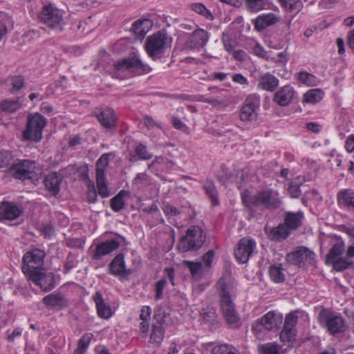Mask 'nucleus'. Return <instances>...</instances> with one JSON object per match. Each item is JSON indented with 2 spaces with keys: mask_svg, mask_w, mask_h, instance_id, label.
Masks as SVG:
<instances>
[{
  "mask_svg": "<svg viewBox=\"0 0 354 354\" xmlns=\"http://www.w3.org/2000/svg\"><path fill=\"white\" fill-rule=\"evenodd\" d=\"M217 290L221 310L225 321L232 327L239 326L241 319L234 302L236 297L234 285L227 279L222 277L217 283Z\"/></svg>",
  "mask_w": 354,
  "mask_h": 354,
  "instance_id": "nucleus-1",
  "label": "nucleus"
},
{
  "mask_svg": "<svg viewBox=\"0 0 354 354\" xmlns=\"http://www.w3.org/2000/svg\"><path fill=\"white\" fill-rule=\"evenodd\" d=\"M172 37L165 30H159L146 39L145 50L153 60L162 58L171 49Z\"/></svg>",
  "mask_w": 354,
  "mask_h": 354,
  "instance_id": "nucleus-2",
  "label": "nucleus"
},
{
  "mask_svg": "<svg viewBox=\"0 0 354 354\" xmlns=\"http://www.w3.org/2000/svg\"><path fill=\"white\" fill-rule=\"evenodd\" d=\"M114 68L118 73H124L125 75H141L151 71V67L144 63L137 55L115 62Z\"/></svg>",
  "mask_w": 354,
  "mask_h": 354,
  "instance_id": "nucleus-3",
  "label": "nucleus"
},
{
  "mask_svg": "<svg viewBox=\"0 0 354 354\" xmlns=\"http://www.w3.org/2000/svg\"><path fill=\"white\" fill-rule=\"evenodd\" d=\"M46 253L39 249H34L24 254L21 269L24 274L29 279L30 275L44 270V258Z\"/></svg>",
  "mask_w": 354,
  "mask_h": 354,
  "instance_id": "nucleus-4",
  "label": "nucleus"
},
{
  "mask_svg": "<svg viewBox=\"0 0 354 354\" xmlns=\"http://www.w3.org/2000/svg\"><path fill=\"white\" fill-rule=\"evenodd\" d=\"M205 240V234L201 228L193 226L187 230L186 234L179 242L178 248L183 252L197 250L203 245Z\"/></svg>",
  "mask_w": 354,
  "mask_h": 354,
  "instance_id": "nucleus-5",
  "label": "nucleus"
},
{
  "mask_svg": "<svg viewBox=\"0 0 354 354\" xmlns=\"http://www.w3.org/2000/svg\"><path fill=\"white\" fill-rule=\"evenodd\" d=\"M46 124V118L39 113L30 115L26 129L23 132L24 140L39 142L42 138V131Z\"/></svg>",
  "mask_w": 354,
  "mask_h": 354,
  "instance_id": "nucleus-6",
  "label": "nucleus"
},
{
  "mask_svg": "<svg viewBox=\"0 0 354 354\" xmlns=\"http://www.w3.org/2000/svg\"><path fill=\"white\" fill-rule=\"evenodd\" d=\"M344 251V243L337 240L329 250L326 256V263L333 265V268L338 272L348 268L352 265V261L342 257Z\"/></svg>",
  "mask_w": 354,
  "mask_h": 354,
  "instance_id": "nucleus-7",
  "label": "nucleus"
},
{
  "mask_svg": "<svg viewBox=\"0 0 354 354\" xmlns=\"http://www.w3.org/2000/svg\"><path fill=\"white\" fill-rule=\"evenodd\" d=\"M64 10L49 3L43 7L39 15L40 21L51 29H62Z\"/></svg>",
  "mask_w": 354,
  "mask_h": 354,
  "instance_id": "nucleus-8",
  "label": "nucleus"
},
{
  "mask_svg": "<svg viewBox=\"0 0 354 354\" xmlns=\"http://www.w3.org/2000/svg\"><path fill=\"white\" fill-rule=\"evenodd\" d=\"M319 320L332 334L344 332L346 329L343 317L337 313L323 310L319 315Z\"/></svg>",
  "mask_w": 354,
  "mask_h": 354,
  "instance_id": "nucleus-9",
  "label": "nucleus"
},
{
  "mask_svg": "<svg viewBox=\"0 0 354 354\" xmlns=\"http://www.w3.org/2000/svg\"><path fill=\"white\" fill-rule=\"evenodd\" d=\"M251 203L263 209L277 208L281 201L277 191L266 189L258 192L252 198Z\"/></svg>",
  "mask_w": 354,
  "mask_h": 354,
  "instance_id": "nucleus-10",
  "label": "nucleus"
},
{
  "mask_svg": "<svg viewBox=\"0 0 354 354\" xmlns=\"http://www.w3.org/2000/svg\"><path fill=\"white\" fill-rule=\"evenodd\" d=\"M35 162L30 160H24L10 167L9 172L15 178L26 180L35 178L37 176L35 171Z\"/></svg>",
  "mask_w": 354,
  "mask_h": 354,
  "instance_id": "nucleus-11",
  "label": "nucleus"
},
{
  "mask_svg": "<svg viewBox=\"0 0 354 354\" xmlns=\"http://www.w3.org/2000/svg\"><path fill=\"white\" fill-rule=\"evenodd\" d=\"M283 321V316L280 313L270 311L260 319H257L252 325V330L258 334L263 328L268 330L277 329Z\"/></svg>",
  "mask_w": 354,
  "mask_h": 354,
  "instance_id": "nucleus-12",
  "label": "nucleus"
},
{
  "mask_svg": "<svg viewBox=\"0 0 354 354\" xmlns=\"http://www.w3.org/2000/svg\"><path fill=\"white\" fill-rule=\"evenodd\" d=\"M315 253L308 248L301 246L297 248L294 251L287 254L288 261L297 265L299 267H304L307 265H311L315 260Z\"/></svg>",
  "mask_w": 354,
  "mask_h": 354,
  "instance_id": "nucleus-13",
  "label": "nucleus"
},
{
  "mask_svg": "<svg viewBox=\"0 0 354 354\" xmlns=\"http://www.w3.org/2000/svg\"><path fill=\"white\" fill-rule=\"evenodd\" d=\"M298 317L296 312L288 314L285 317L284 326L280 333V339L285 344H292L295 340L297 330L295 328Z\"/></svg>",
  "mask_w": 354,
  "mask_h": 354,
  "instance_id": "nucleus-14",
  "label": "nucleus"
},
{
  "mask_svg": "<svg viewBox=\"0 0 354 354\" xmlns=\"http://www.w3.org/2000/svg\"><path fill=\"white\" fill-rule=\"evenodd\" d=\"M260 105L259 97L256 95H249L240 111V119L243 122H252L257 119V109Z\"/></svg>",
  "mask_w": 354,
  "mask_h": 354,
  "instance_id": "nucleus-15",
  "label": "nucleus"
},
{
  "mask_svg": "<svg viewBox=\"0 0 354 354\" xmlns=\"http://www.w3.org/2000/svg\"><path fill=\"white\" fill-rule=\"evenodd\" d=\"M256 245V241L250 237L241 239L234 250L237 261L241 263H246L255 250Z\"/></svg>",
  "mask_w": 354,
  "mask_h": 354,
  "instance_id": "nucleus-16",
  "label": "nucleus"
},
{
  "mask_svg": "<svg viewBox=\"0 0 354 354\" xmlns=\"http://www.w3.org/2000/svg\"><path fill=\"white\" fill-rule=\"evenodd\" d=\"M209 37V35L207 31L203 29H197L187 39L185 47L188 49L199 50L207 44Z\"/></svg>",
  "mask_w": 354,
  "mask_h": 354,
  "instance_id": "nucleus-17",
  "label": "nucleus"
},
{
  "mask_svg": "<svg viewBox=\"0 0 354 354\" xmlns=\"http://www.w3.org/2000/svg\"><path fill=\"white\" fill-rule=\"evenodd\" d=\"M43 271L41 270L36 274H31L29 279L39 286L44 290L48 291L55 287L54 275L50 272L44 273Z\"/></svg>",
  "mask_w": 354,
  "mask_h": 354,
  "instance_id": "nucleus-18",
  "label": "nucleus"
},
{
  "mask_svg": "<svg viewBox=\"0 0 354 354\" xmlns=\"http://www.w3.org/2000/svg\"><path fill=\"white\" fill-rule=\"evenodd\" d=\"M120 245V241L118 239H110L97 244L93 251V259L96 260L101 259L103 256L115 250Z\"/></svg>",
  "mask_w": 354,
  "mask_h": 354,
  "instance_id": "nucleus-19",
  "label": "nucleus"
},
{
  "mask_svg": "<svg viewBox=\"0 0 354 354\" xmlns=\"http://www.w3.org/2000/svg\"><path fill=\"white\" fill-rule=\"evenodd\" d=\"M337 200L340 207L354 212V189H342L337 194Z\"/></svg>",
  "mask_w": 354,
  "mask_h": 354,
  "instance_id": "nucleus-20",
  "label": "nucleus"
},
{
  "mask_svg": "<svg viewBox=\"0 0 354 354\" xmlns=\"http://www.w3.org/2000/svg\"><path fill=\"white\" fill-rule=\"evenodd\" d=\"M22 210L16 205L3 202L0 205V220H15L21 214Z\"/></svg>",
  "mask_w": 354,
  "mask_h": 354,
  "instance_id": "nucleus-21",
  "label": "nucleus"
},
{
  "mask_svg": "<svg viewBox=\"0 0 354 354\" xmlns=\"http://www.w3.org/2000/svg\"><path fill=\"white\" fill-rule=\"evenodd\" d=\"M111 274L115 276L125 277L130 274L131 271L125 266L124 257L122 254H118L109 265Z\"/></svg>",
  "mask_w": 354,
  "mask_h": 354,
  "instance_id": "nucleus-22",
  "label": "nucleus"
},
{
  "mask_svg": "<svg viewBox=\"0 0 354 354\" xmlns=\"http://www.w3.org/2000/svg\"><path fill=\"white\" fill-rule=\"evenodd\" d=\"M295 95V90L290 85L281 88L274 95V101L280 106L289 104Z\"/></svg>",
  "mask_w": 354,
  "mask_h": 354,
  "instance_id": "nucleus-23",
  "label": "nucleus"
},
{
  "mask_svg": "<svg viewBox=\"0 0 354 354\" xmlns=\"http://www.w3.org/2000/svg\"><path fill=\"white\" fill-rule=\"evenodd\" d=\"M93 299L95 303L98 316L103 319L110 318L113 315L112 310L111 307L105 303L100 292H96L93 296Z\"/></svg>",
  "mask_w": 354,
  "mask_h": 354,
  "instance_id": "nucleus-24",
  "label": "nucleus"
},
{
  "mask_svg": "<svg viewBox=\"0 0 354 354\" xmlns=\"http://www.w3.org/2000/svg\"><path fill=\"white\" fill-rule=\"evenodd\" d=\"M279 20V17L274 13L262 14L254 19V25L255 28L260 31L275 24Z\"/></svg>",
  "mask_w": 354,
  "mask_h": 354,
  "instance_id": "nucleus-25",
  "label": "nucleus"
},
{
  "mask_svg": "<svg viewBox=\"0 0 354 354\" xmlns=\"http://www.w3.org/2000/svg\"><path fill=\"white\" fill-rule=\"evenodd\" d=\"M97 118L104 128L112 129L115 127L116 116L112 109L106 108L103 109L97 115Z\"/></svg>",
  "mask_w": 354,
  "mask_h": 354,
  "instance_id": "nucleus-26",
  "label": "nucleus"
},
{
  "mask_svg": "<svg viewBox=\"0 0 354 354\" xmlns=\"http://www.w3.org/2000/svg\"><path fill=\"white\" fill-rule=\"evenodd\" d=\"M279 85V80L270 73L262 74L258 80V88L267 91H273Z\"/></svg>",
  "mask_w": 354,
  "mask_h": 354,
  "instance_id": "nucleus-27",
  "label": "nucleus"
},
{
  "mask_svg": "<svg viewBox=\"0 0 354 354\" xmlns=\"http://www.w3.org/2000/svg\"><path fill=\"white\" fill-rule=\"evenodd\" d=\"M153 22L149 19H142L136 21L131 27V30L139 39H142L151 30Z\"/></svg>",
  "mask_w": 354,
  "mask_h": 354,
  "instance_id": "nucleus-28",
  "label": "nucleus"
},
{
  "mask_svg": "<svg viewBox=\"0 0 354 354\" xmlns=\"http://www.w3.org/2000/svg\"><path fill=\"white\" fill-rule=\"evenodd\" d=\"M265 231L270 239L275 241L285 239L290 234L289 230L284 224H280L276 227L266 226Z\"/></svg>",
  "mask_w": 354,
  "mask_h": 354,
  "instance_id": "nucleus-29",
  "label": "nucleus"
},
{
  "mask_svg": "<svg viewBox=\"0 0 354 354\" xmlns=\"http://www.w3.org/2000/svg\"><path fill=\"white\" fill-rule=\"evenodd\" d=\"M46 189L53 195H56L59 191L60 179L55 173H50L46 176L44 180Z\"/></svg>",
  "mask_w": 354,
  "mask_h": 354,
  "instance_id": "nucleus-30",
  "label": "nucleus"
},
{
  "mask_svg": "<svg viewBox=\"0 0 354 354\" xmlns=\"http://www.w3.org/2000/svg\"><path fill=\"white\" fill-rule=\"evenodd\" d=\"M303 218L304 214L301 212H288L286 214L284 225L289 230L296 229L301 225Z\"/></svg>",
  "mask_w": 354,
  "mask_h": 354,
  "instance_id": "nucleus-31",
  "label": "nucleus"
},
{
  "mask_svg": "<svg viewBox=\"0 0 354 354\" xmlns=\"http://www.w3.org/2000/svg\"><path fill=\"white\" fill-rule=\"evenodd\" d=\"M43 302L53 308L62 307L64 305V295L60 293L50 294L44 297Z\"/></svg>",
  "mask_w": 354,
  "mask_h": 354,
  "instance_id": "nucleus-32",
  "label": "nucleus"
},
{
  "mask_svg": "<svg viewBox=\"0 0 354 354\" xmlns=\"http://www.w3.org/2000/svg\"><path fill=\"white\" fill-rule=\"evenodd\" d=\"M324 93L319 88L308 90L304 95L303 102L308 104H316L324 97Z\"/></svg>",
  "mask_w": 354,
  "mask_h": 354,
  "instance_id": "nucleus-33",
  "label": "nucleus"
},
{
  "mask_svg": "<svg viewBox=\"0 0 354 354\" xmlns=\"http://www.w3.org/2000/svg\"><path fill=\"white\" fill-rule=\"evenodd\" d=\"M143 124L147 129L151 131V134L153 135L154 138L160 136L162 131L161 124L149 115L144 117Z\"/></svg>",
  "mask_w": 354,
  "mask_h": 354,
  "instance_id": "nucleus-34",
  "label": "nucleus"
},
{
  "mask_svg": "<svg viewBox=\"0 0 354 354\" xmlns=\"http://www.w3.org/2000/svg\"><path fill=\"white\" fill-rule=\"evenodd\" d=\"M129 195V192L125 190H121L115 197L111 200V207L113 211L118 212L124 208L125 196Z\"/></svg>",
  "mask_w": 354,
  "mask_h": 354,
  "instance_id": "nucleus-35",
  "label": "nucleus"
},
{
  "mask_svg": "<svg viewBox=\"0 0 354 354\" xmlns=\"http://www.w3.org/2000/svg\"><path fill=\"white\" fill-rule=\"evenodd\" d=\"M184 264L189 269L191 274L194 279H200L203 276L204 269L201 262H192L186 261Z\"/></svg>",
  "mask_w": 354,
  "mask_h": 354,
  "instance_id": "nucleus-36",
  "label": "nucleus"
},
{
  "mask_svg": "<svg viewBox=\"0 0 354 354\" xmlns=\"http://www.w3.org/2000/svg\"><path fill=\"white\" fill-rule=\"evenodd\" d=\"M151 314V309L149 306H145L142 308L140 318L142 320V322L140 323V330L143 333H147L149 330Z\"/></svg>",
  "mask_w": 354,
  "mask_h": 354,
  "instance_id": "nucleus-37",
  "label": "nucleus"
},
{
  "mask_svg": "<svg viewBox=\"0 0 354 354\" xmlns=\"http://www.w3.org/2000/svg\"><path fill=\"white\" fill-rule=\"evenodd\" d=\"M269 274L271 279L275 283H281L285 280L284 270L281 264L270 266Z\"/></svg>",
  "mask_w": 354,
  "mask_h": 354,
  "instance_id": "nucleus-38",
  "label": "nucleus"
},
{
  "mask_svg": "<svg viewBox=\"0 0 354 354\" xmlns=\"http://www.w3.org/2000/svg\"><path fill=\"white\" fill-rule=\"evenodd\" d=\"M203 189L206 193V194L209 196V199L212 201V203L213 205H216L218 204V193L216 189L215 185L212 180H207L204 185Z\"/></svg>",
  "mask_w": 354,
  "mask_h": 354,
  "instance_id": "nucleus-39",
  "label": "nucleus"
},
{
  "mask_svg": "<svg viewBox=\"0 0 354 354\" xmlns=\"http://www.w3.org/2000/svg\"><path fill=\"white\" fill-rule=\"evenodd\" d=\"M165 330L162 323L158 322L157 324H153V328L150 336L151 342H153L158 344H160L163 340Z\"/></svg>",
  "mask_w": 354,
  "mask_h": 354,
  "instance_id": "nucleus-40",
  "label": "nucleus"
},
{
  "mask_svg": "<svg viewBox=\"0 0 354 354\" xmlns=\"http://www.w3.org/2000/svg\"><path fill=\"white\" fill-rule=\"evenodd\" d=\"M93 337V335L91 333H87L82 335L78 341L77 348L74 351V354H84Z\"/></svg>",
  "mask_w": 354,
  "mask_h": 354,
  "instance_id": "nucleus-41",
  "label": "nucleus"
},
{
  "mask_svg": "<svg viewBox=\"0 0 354 354\" xmlns=\"http://www.w3.org/2000/svg\"><path fill=\"white\" fill-rule=\"evenodd\" d=\"M298 80L301 83L309 86H317L319 82L315 75L305 71L300 72L298 74Z\"/></svg>",
  "mask_w": 354,
  "mask_h": 354,
  "instance_id": "nucleus-42",
  "label": "nucleus"
},
{
  "mask_svg": "<svg viewBox=\"0 0 354 354\" xmlns=\"http://www.w3.org/2000/svg\"><path fill=\"white\" fill-rule=\"evenodd\" d=\"M212 354H238V350L228 344H220L213 346Z\"/></svg>",
  "mask_w": 354,
  "mask_h": 354,
  "instance_id": "nucleus-43",
  "label": "nucleus"
},
{
  "mask_svg": "<svg viewBox=\"0 0 354 354\" xmlns=\"http://www.w3.org/2000/svg\"><path fill=\"white\" fill-rule=\"evenodd\" d=\"M110 154L104 153L100 156L96 162V176H105V169L109 162Z\"/></svg>",
  "mask_w": 354,
  "mask_h": 354,
  "instance_id": "nucleus-44",
  "label": "nucleus"
},
{
  "mask_svg": "<svg viewBox=\"0 0 354 354\" xmlns=\"http://www.w3.org/2000/svg\"><path fill=\"white\" fill-rule=\"evenodd\" d=\"M151 178L146 173H139L133 179V184L138 189H142L151 185Z\"/></svg>",
  "mask_w": 354,
  "mask_h": 354,
  "instance_id": "nucleus-45",
  "label": "nucleus"
},
{
  "mask_svg": "<svg viewBox=\"0 0 354 354\" xmlns=\"http://www.w3.org/2000/svg\"><path fill=\"white\" fill-rule=\"evenodd\" d=\"M96 183L98 194L102 198H107L109 196V191L105 176H96Z\"/></svg>",
  "mask_w": 354,
  "mask_h": 354,
  "instance_id": "nucleus-46",
  "label": "nucleus"
},
{
  "mask_svg": "<svg viewBox=\"0 0 354 354\" xmlns=\"http://www.w3.org/2000/svg\"><path fill=\"white\" fill-rule=\"evenodd\" d=\"M21 105L18 100H6L0 103V109L5 112L12 113L17 111Z\"/></svg>",
  "mask_w": 354,
  "mask_h": 354,
  "instance_id": "nucleus-47",
  "label": "nucleus"
},
{
  "mask_svg": "<svg viewBox=\"0 0 354 354\" xmlns=\"http://www.w3.org/2000/svg\"><path fill=\"white\" fill-rule=\"evenodd\" d=\"M259 354H279V346L275 342H270L259 346Z\"/></svg>",
  "mask_w": 354,
  "mask_h": 354,
  "instance_id": "nucleus-48",
  "label": "nucleus"
},
{
  "mask_svg": "<svg viewBox=\"0 0 354 354\" xmlns=\"http://www.w3.org/2000/svg\"><path fill=\"white\" fill-rule=\"evenodd\" d=\"M246 5L251 12H257L265 9L266 3V0H246Z\"/></svg>",
  "mask_w": 354,
  "mask_h": 354,
  "instance_id": "nucleus-49",
  "label": "nucleus"
},
{
  "mask_svg": "<svg viewBox=\"0 0 354 354\" xmlns=\"http://www.w3.org/2000/svg\"><path fill=\"white\" fill-rule=\"evenodd\" d=\"M301 183V181L299 180V178L297 181H292L290 183L287 192L290 197L292 198H298L301 195V190L299 189V185Z\"/></svg>",
  "mask_w": 354,
  "mask_h": 354,
  "instance_id": "nucleus-50",
  "label": "nucleus"
},
{
  "mask_svg": "<svg viewBox=\"0 0 354 354\" xmlns=\"http://www.w3.org/2000/svg\"><path fill=\"white\" fill-rule=\"evenodd\" d=\"M252 53L256 56L259 58L264 59H272L273 57H271L270 52L266 51L264 48L259 44H256L252 48Z\"/></svg>",
  "mask_w": 354,
  "mask_h": 354,
  "instance_id": "nucleus-51",
  "label": "nucleus"
},
{
  "mask_svg": "<svg viewBox=\"0 0 354 354\" xmlns=\"http://www.w3.org/2000/svg\"><path fill=\"white\" fill-rule=\"evenodd\" d=\"M282 6L290 11H298L301 8V1L299 0H279Z\"/></svg>",
  "mask_w": 354,
  "mask_h": 354,
  "instance_id": "nucleus-52",
  "label": "nucleus"
},
{
  "mask_svg": "<svg viewBox=\"0 0 354 354\" xmlns=\"http://www.w3.org/2000/svg\"><path fill=\"white\" fill-rule=\"evenodd\" d=\"M136 155L140 160H149L151 158V155L147 151V147L140 144L136 148Z\"/></svg>",
  "mask_w": 354,
  "mask_h": 354,
  "instance_id": "nucleus-53",
  "label": "nucleus"
},
{
  "mask_svg": "<svg viewBox=\"0 0 354 354\" xmlns=\"http://www.w3.org/2000/svg\"><path fill=\"white\" fill-rule=\"evenodd\" d=\"M12 93L19 91L24 85V78L21 75L14 76L11 78Z\"/></svg>",
  "mask_w": 354,
  "mask_h": 354,
  "instance_id": "nucleus-54",
  "label": "nucleus"
},
{
  "mask_svg": "<svg viewBox=\"0 0 354 354\" xmlns=\"http://www.w3.org/2000/svg\"><path fill=\"white\" fill-rule=\"evenodd\" d=\"M87 200L89 203H94L97 201V192L94 183L89 181L87 185Z\"/></svg>",
  "mask_w": 354,
  "mask_h": 354,
  "instance_id": "nucleus-55",
  "label": "nucleus"
},
{
  "mask_svg": "<svg viewBox=\"0 0 354 354\" xmlns=\"http://www.w3.org/2000/svg\"><path fill=\"white\" fill-rule=\"evenodd\" d=\"M12 154L10 151L0 153V168L7 167L11 163Z\"/></svg>",
  "mask_w": 354,
  "mask_h": 354,
  "instance_id": "nucleus-56",
  "label": "nucleus"
},
{
  "mask_svg": "<svg viewBox=\"0 0 354 354\" xmlns=\"http://www.w3.org/2000/svg\"><path fill=\"white\" fill-rule=\"evenodd\" d=\"M162 210L165 214L170 216H177L180 214V212L176 207L169 203H163Z\"/></svg>",
  "mask_w": 354,
  "mask_h": 354,
  "instance_id": "nucleus-57",
  "label": "nucleus"
},
{
  "mask_svg": "<svg viewBox=\"0 0 354 354\" xmlns=\"http://www.w3.org/2000/svg\"><path fill=\"white\" fill-rule=\"evenodd\" d=\"M167 281L165 279H162L156 282V299H160L162 298L163 290L166 286Z\"/></svg>",
  "mask_w": 354,
  "mask_h": 354,
  "instance_id": "nucleus-58",
  "label": "nucleus"
},
{
  "mask_svg": "<svg viewBox=\"0 0 354 354\" xmlns=\"http://www.w3.org/2000/svg\"><path fill=\"white\" fill-rule=\"evenodd\" d=\"M215 253L213 250L207 251L203 257L205 267L210 268L214 260Z\"/></svg>",
  "mask_w": 354,
  "mask_h": 354,
  "instance_id": "nucleus-59",
  "label": "nucleus"
},
{
  "mask_svg": "<svg viewBox=\"0 0 354 354\" xmlns=\"http://www.w3.org/2000/svg\"><path fill=\"white\" fill-rule=\"evenodd\" d=\"M222 41L225 50H227L229 53H231L234 50V46L232 41L230 37L227 35L223 34Z\"/></svg>",
  "mask_w": 354,
  "mask_h": 354,
  "instance_id": "nucleus-60",
  "label": "nucleus"
},
{
  "mask_svg": "<svg viewBox=\"0 0 354 354\" xmlns=\"http://www.w3.org/2000/svg\"><path fill=\"white\" fill-rule=\"evenodd\" d=\"M191 8L194 12L201 15L207 16V15L209 14L208 10L202 3H193L192 4Z\"/></svg>",
  "mask_w": 354,
  "mask_h": 354,
  "instance_id": "nucleus-61",
  "label": "nucleus"
},
{
  "mask_svg": "<svg viewBox=\"0 0 354 354\" xmlns=\"http://www.w3.org/2000/svg\"><path fill=\"white\" fill-rule=\"evenodd\" d=\"M207 311L203 310V313H201V315L203 317V319L205 322H209L215 317V310L212 308H207Z\"/></svg>",
  "mask_w": 354,
  "mask_h": 354,
  "instance_id": "nucleus-62",
  "label": "nucleus"
},
{
  "mask_svg": "<svg viewBox=\"0 0 354 354\" xmlns=\"http://www.w3.org/2000/svg\"><path fill=\"white\" fill-rule=\"evenodd\" d=\"M70 170L75 174L77 173L78 176H82L87 171V168L84 166H77V165H70L68 167V171Z\"/></svg>",
  "mask_w": 354,
  "mask_h": 354,
  "instance_id": "nucleus-63",
  "label": "nucleus"
},
{
  "mask_svg": "<svg viewBox=\"0 0 354 354\" xmlns=\"http://www.w3.org/2000/svg\"><path fill=\"white\" fill-rule=\"evenodd\" d=\"M345 148L348 152L354 151V134L350 135L346 140Z\"/></svg>",
  "mask_w": 354,
  "mask_h": 354,
  "instance_id": "nucleus-64",
  "label": "nucleus"
}]
</instances>
